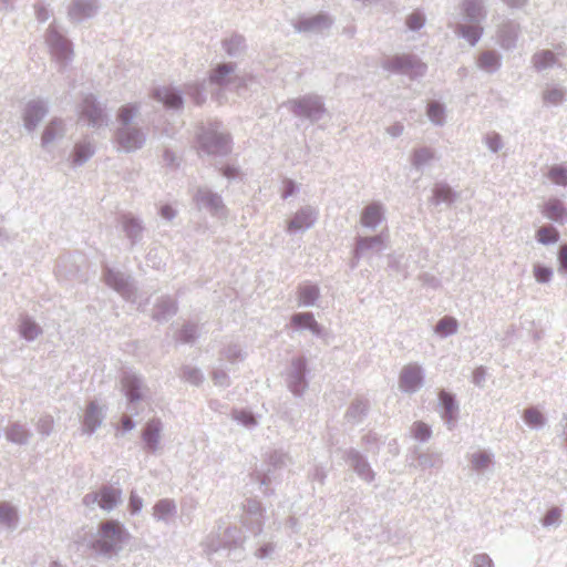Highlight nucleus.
<instances>
[{"label": "nucleus", "mask_w": 567, "mask_h": 567, "mask_svg": "<svg viewBox=\"0 0 567 567\" xmlns=\"http://www.w3.org/2000/svg\"><path fill=\"white\" fill-rule=\"evenodd\" d=\"M289 111L297 117L305 118L311 123L320 121L327 113L322 96L308 93L288 102Z\"/></svg>", "instance_id": "nucleus-7"}, {"label": "nucleus", "mask_w": 567, "mask_h": 567, "mask_svg": "<svg viewBox=\"0 0 567 567\" xmlns=\"http://www.w3.org/2000/svg\"><path fill=\"white\" fill-rule=\"evenodd\" d=\"M122 392L127 403L135 404L144 400V390L146 385L142 375L131 369H125L121 373Z\"/></svg>", "instance_id": "nucleus-13"}, {"label": "nucleus", "mask_w": 567, "mask_h": 567, "mask_svg": "<svg viewBox=\"0 0 567 567\" xmlns=\"http://www.w3.org/2000/svg\"><path fill=\"white\" fill-rule=\"evenodd\" d=\"M123 492L118 486L112 484H102L99 489L84 495L82 503L85 506H97L106 512L113 511L123 502Z\"/></svg>", "instance_id": "nucleus-9"}, {"label": "nucleus", "mask_w": 567, "mask_h": 567, "mask_svg": "<svg viewBox=\"0 0 567 567\" xmlns=\"http://www.w3.org/2000/svg\"><path fill=\"white\" fill-rule=\"evenodd\" d=\"M383 70L393 74H404L411 80L423 78L427 72V65L416 54L396 53L381 61Z\"/></svg>", "instance_id": "nucleus-4"}, {"label": "nucleus", "mask_w": 567, "mask_h": 567, "mask_svg": "<svg viewBox=\"0 0 567 567\" xmlns=\"http://www.w3.org/2000/svg\"><path fill=\"white\" fill-rule=\"evenodd\" d=\"M567 92L561 86H550L543 92V101L548 105H560L566 101Z\"/></svg>", "instance_id": "nucleus-58"}, {"label": "nucleus", "mask_w": 567, "mask_h": 567, "mask_svg": "<svg viewBox=\"0 0 567 567\" xmlns=\"http://www.w3.org/2000/svg\"><path fill=\"white\" fill-rule=\"evenodd\" d=\"M87 264V258L83 252L63 254L56 259L54 272L59 279L85 281Z\"/></svg>", "instance_id": "nucleus-8"}, {"label": "nucleus", "mask_w": 567, "mask_h": 567, "mask_svg": "<svg viewBox=\"0 0 567 567\" xmlns=\"http://www.w3.org/2000/svg\"><path fill=\"white\" fill-rule=\"evenodd\" d=\"M434 158V151L427 146L414 148L411 156V164L414 168L421 169Z\"/></svg>", "instance_id": "nucleus-54"}, {"label": "nucleus", "mask_w": 567, "mask_h": 567, "mask_svg": "<svg viewBox=\"0 0 567 567\" xmlns=\"http://www.w3.org/2000/svg\"><path fill=\"white\" fill-rule=\"evenodd\" d=\"M535 238L542 245H554L559 241L560 233L555 226L545 225L536 230Z\"/></svg>", "instance_id": "nucleus-49"}, {"label": "nucleus", "mask_w": 567, "mask_h": 567, "mask_svg": "<svg viewBox=\"0 0 567 567\" xmlns=\"http://www.w3.org/2000/svg\"><path fill=\"white\" fill-rule=\"evenodd\" d=\"M65 132L66 127L64 120L61 117H52L42 132L41 146L47 148L48 145L55 140L62 138L65 135Z\"/></svg>", "instance_id": "nucleus-33"}, {"label": "nucleus", "mask_w": 567, "mask_h": 567, "mask_svg": "<svg viewBox=\"0 0 567 567\" xmlns=\"http://www.w3.org/2000/svg\"><path fill=\"white\" fill-rule=\"evenodd\" d=\"M445 105L436 100H432L426 105V115L429 120L436 126L445 124Z\"/></svg>", "instance_id": "nucleus-48"}, {"label": "nucleus", "mask_w": 567, "mask_h": 567, "mask_svg": "<svg viewBox=\"0 0 567 567\" xmlns=\"http://www.w3.org/2000/svg\"><path fill=\"white\" fill-rule=\"evenodd\" d=\"M342 458L363 482L372 483L375 480V472L369 463L367 455L359 450L354 447L342 450Z\"/></svg>", "instance_id": "nucleus-12"}, {"label": "nucleus", "mask_w": 567, "mask_h": 567, "mask_svg": "<svg viewBox=\"0 0 567 567\" xmlns=\"http://www.w3.org/2000/svg\"><path fill=\"white\" fill-rule=\"evenodd\" d=\"M118 145L127 153L142 148L146 142V134L141 127H118L115 132Z\"/></svg>", "instance_id": "nucleus-21"}, {"label": "nucleus", "mask_w": 567, "mask_h": 567, "mask_svg": "<svg viewBox=\"0 0 567 567\" xmlns=\"http://www.w3.org/2000/svg\"><path fill=\"white\" fill-rule=\"evenodd\" d=\"M177 312V300L168 295H164L155 301L151 318L158 323H165L175 317Z\"/></svg>", "instance_id": "nucleus-26"}, {"label": "nucleus", "mask_w": 567, "mask_h": 567, "mask_svg": "<svg viewBox=\"0 0 567 567\" xmlns=\"http://www.w3.org/2000/svg\"><path fill=\"white\" fill-rule=\"evenodd\" d=\"M439 413L449 430H453L458 421L460 404L456 395L445 389L439 391Z\"/></svg>", "instance_id": "nucleus-17"}, {"label": "nucleus", "mask_w": 567, "mask_h": 567, "mask_svg": "<svg viewBox=\"0 0 567 567\" xmlns=\"http://www.w3.org/2000/svg\"><path fill=\"white\" fill-rule=\"evenodd\" d=\"M318 219V210L312 206H303L298 209L287 224L289 234H297L311 228Z\"/></svg>", "instance_id": "nucleus-24"}, {"label": "nucleus", "mask_w": 567, "mask_h": 567, "mask_svg": "<svg viewBox=\"0 0 567 567\" xmlns=\"http://www.w3.org/2000/svg\"><path fill=\"white\" fill-rule=\"evenodd\" d=\"M31 436V431L20 422H12L6 430L7 440L18 445H27Z\"/></svg>", "instance_id": "nucleus-41"}, {"label": "nucleus", "mask_w": 567, "mask_h": 567, "mask_svg": "<svg viewBox=\"0 0 567 567\" xmlns=\"http://www.w3.org/2000/svg\"><path fill=\"white\" fill-rule=\"evenodd\" d=\"M245 537L243 532L237 526H228L224 530L220 540L219 547L233 549L243 546Z\"/></svg>", "instance_id": "nucleus-45"}, {"label": "nucleus", "mask_w": 567, "mask_h": 567, "mask_svg": "<svg viewBox=\"0 0 567 567\" xmlns=\"http://www.w3.org/2000/svg\"><path fill=\"white\" fill-rule=\"evenodd\" d=\"M333 24L332 18L326 13L320 12L315 16H301L299 17L296 22L293 23V28L296 31L300 33L306 32H312V33H319L324 30H328Z\"/></svg>", "instance_id": "nucleus-22"}, {"label": "nucleus", "mask_w": 567, "mask_h": 567, "mask_svg": "<svg viewBox=\"0 0 567 567\" xmlns=\"http://www.w3.org/2000/svg\"><path fill=\"white\" fill-rule=\"evenodd\" d=\"M101 268L103 282L116 291L124 300L134 302L137 292L134 278L126 272L111 267L106 262H103Z\"/></svg>", "instance_id": "nucleus-6"}, {"label": "nucleus", "mask_w": 567, "mask_h": 567, "mask_svg": "<svg viewBox=\"0 0 567 567\" xmlns=\"http://www.w3.org/2000/svg\"><path fill=\"white\" fill-rule=\"evenodd\" d=\"M477 65L483 71L493 74L502 66V55L496 50L483 51L477 58Z\"/></svg>", "instance_id": "nucleus-43"}, {"label": "nucleus", "mask_w": 567, "mask_h": 567, "mask_svg": "<svg viewBox=\"0 0 567 567\" xmlns=\"http://www.w3.org/2000/svg\"><path fill=\"white\" fill-rule=\"evenodd\" d=\"M183 92L187 94L193 101V103L197 106H200L206 102L205 81L185 83Z\"/></svg>", "instance_id": "nucleus-47"}, {"label": "nucleus", "mask_w": 567, "mask_h": 567, "mask_svg": "<svg viewBox=\"0 0 567 567\" xmlns=\"http://www.w3.org/2000/svg\"><path fill=\"white\" fill-rule=\"evenodd\" d=\"M354 247L364 255L367 251L380 252L384 248V236L378 234L374 236H357Z\"/></svg>", "instance_id": "nucleus-42"}, {"label": "nucleus", "mask_w": 567, "mask_h": 567, "mask_svg": "<svg viewBox=\"0 0 567 567\" xmlns=\"http://www.w3.org/2000/svg\"><path fill=\"white\" fill-rule=\"evenodd\" d=\"M457 329L458 321L454 317L444 316L436 322L434 327V332L441 338H447L450 336L455 334L457 332Z\"/></svg>", "instance_id": "nucleus-51"}, {"label": "nucleus", "mask_w": 567, "mask_h": 567, "mask_svg": "<svg viewBox=\"0 0 567 567\" xmlns=\"http://www.w3.org/2000/svg\"><path fill=\"white\" fill-rule=\"evenodd\" d=\"M547 178L555 185L567 187V165L554 164L548 168Z\"/></svg>", "instance_id": "nucleus-61"}, {"label": "nucleus", "mask_w": 567, "mask_h": 567, "mask_svg": "<svg viewBox=\"0 0 567 567\" xmlns=\"http://www.w3.org/2000/svg\"><path fill=\"white\" fill-rule=\"evenodd\" d=\"M198 337V326L192 321L185 322L176 333V340L181 343H194Z\"/></svg>", "instance_id": "nucleus-55"}, {"label": "nucleus", "mask_w": 567, "mask_h": 567, "mask_svg": "<svg viewBox=\"0 0 567 567\" xmlns=\"http://www.w3.org/2000/svg\"><path fill=\"white\" fill-rule=\"evenodd\" d=\"M49 114V104L42 99L30 100L25 103L22 111L23 126L32 133L37 130L39 124Z\"/></svg>", "instance_id": "nucleus-18"}, {"label": "nucleus", "mask_w": 567, "mask_h": 567, "mask_svg": "<svg viewBox=\"0 0 567 567\" xmlns=\"http://www.w3.org/2000/svg\"><path fill=\"white\" fill-rule=\"evenodd\" d=\"M151 96L168 111H181L184 107V92L173 85L156 86Z\"/></svg>", "instance_id": "nucleus-20"}, {"label": "nucleus", "mask_w": 567, "mask_h": 567, "mask_svg": "<svg viewBox=\"0 0 567 567\" xmlns=\"http://www.w3.org/2000/svg\"><path fill=\"white\" fill-rule=\"evenodd\" d=\"M533 65L536 71H544L557 63V56L550 50H542L536 52L533 58Z\"/></svg>", "instance_id": "nucleus-52"}, {"label": "nucleus", "mask_w": 567, "mask_h": 567, "mask_svg": "<svg viewBox=\"0 0 567 567\" xmlns=\"http://www.w3.org/2000/svg\"><path fill=\"white\" fill-rule=\"evenodd\" d=\"M524 422L534 430H539L545 426L547 419L546 416L536 408L529 406L523 412Z\"/></svg>", "instance_id": "nucleus-53"}, {"label": "nucleus", "mask_w": 567, "mask_h": 567, "mask_svg": "<svg viewBox=\"0 0 567 567\" xmlns=\"http://www.w3.org/2000/svg\"><path fill=\"white\" fill-rule=\"evenodd\" d=\"M95 153V147L91 142L81 141L75 143L72 154L71 164L74 167L85 164Z\"/></svg>", "instance_id": "nucleus-44"}, {"label": "nucleus", "mask_w": 567, "mask_h": 567, "mask_svg": "<svg viewBox=\"0 0 567 567\" xmlns=\"http://www.w3.org/2000/svg\"><path fill=\"white\" fill-rule=\"evenodd\" d=\"M193 199L199 209L207 210L214 217L221 218L227 216L228 209L221 196L208 187L199 186Z\"/></svg>", "instance_id": "nucleus-11"}, {"label": "nucleus", "mask_w": 567, "mask_h": 567, "mask_svg": "<svg viewBox=\"0 0 567 567\" xmlns=\"http://www.w3.org/2000/svg\"><path fill=\"white\" fill-rule=\"evenodd\" d=\"M457 192H455L447 183L440 182L433 186L430 202L434 206H439L441 204L450 206L457 199Z\"/></svg>", "instance_id": "nucleus-34"}, {"label": "nucleus", "mask_w": 567, "mask_h": 567, "mask_svg": "<svg viewBox=\"0 0 567 567\" xmlns=\"http://www.w3.org/2000/svg\"><path fill=\"white\" fill-rule=\"evenodd\" d=\"M461 9L466 22L482 23L486 19L483 0H463Z\"/></svg>", "instance_id": "nucleus-36"}, {"label": "nucleus", "mask_w": 567, "mask_h": 567, "mask_svg": "<svg viewBox=\"0 0 567 567\" xmlns=\"http://www.w3.org/2000/svg\"><path fill=\"white\" fill-rule=\"evenodd\" d=\"M310 373L306 355H296L290 360L285 372V383L293 396H303L309 388Z\"/></svg>", "instance_id": "nucleus-5"}, {"label": "nucleus", "mask_w": 567, "mask_h": 567, "mask_svg": "<svg viewBox=\"0 0 567 567\" xmlns=\"http://www.w3.org/2000/svg\"><path fill=\"white\" fill-rule=\"evenodd\" d=\"M117 223L128 240L130 249H133L143 241L145 226L140 217L132 213H122L117 217Z\"/></svg>", "instance_id": "nucleus-16"}, {"label": "nucleus", "mask_w": 567, "mask_h": 567, "mask_svg": "<svg viewBox=\"0 0 567 567\" xmlns=\"http://www.w3.org/2000/svg\"><path fill=\"white\" fill-rule=\"evenodd\" d=\"M221 48L229 58H240L247 50L246 39L240 33H233L221 41Z\"/></svg>", "instance_id": "nucleus-39"}, {"label": "nucleus", "mask_w": 567, "mask_h": 567, "mask_svg": "<svg viewBox=\"0 0 567 567\" xmlns=\"http://www.w3.org/2000/svg\"><path fill=\"white\" fill-rule=\"evenodd\" d=\"M288 327L293 331L308 330L316 338L326 340L329 336L328 330L319 323L311 311L295 312L291 315Z\"/></svg>", "instance_id": "nucleus-14"}, {"label": "nucleus", "mask_w": 567, "mask_h": 567, "mask_svg": "<svg viewBox=\"0 0 567 567\" xmlns=\"http://www.w3.org/2000/svg\"><path fill=\"white\" fill-rule=\"evenodd\" d=\"M45 43L48 44L53 58L61 64L66 65L73 58V43L55 24L51 23L45 32Z\"/></svg>", "instance_id": "nucleus-10"}, {"label": "nucleus", "mask_w": 567, "mask_h": 567, "mask_svg": "<svg viewBox=\"0 0 567 567\" xmlns=\"http://www.w3.org/2000/svg\"><path fill=\"white\" fill-rule=\"evenodd\" d=\"M163 423L159 417L150 419L142 430L143 449L150 453L155 454L159 447L161 433Z\"/></svg>", "instance_id": "nucleus-25"}, {"label": "nucleus", "mask_w": 567, "mask_h": 567, "mask_svg": "<svg viewBox=\"0 0 567 567\" xmlns=\"http://www.w3.org/2000/svg\"><path fill=\"white\" fill-rule=\"evenodd\" d=\"M19 523L18 511L7 502L0 503V524L10 529H16Z\"/></svg>", "instance_id": "nucleus-50"}, {"label": "nucleus", "mask_w": 567, "mask_h": 567, "mask_svg": "<svg viewBox=\"0 0 567 567\" xmlns=\"http://www.w3.org/2000/svg\"><path fill=\"white\" fill-rule=\"evenodd\" d=\"M18 333L24 341L32 342L43 333V329L30 315L21 313L18 319Z\"/></svg>", "instance_id": "nucleus-31"}, {"label": "nucleus", "mask_w": 567, "mask_h": 567, "mask_svg": "<svg viewBox=\"0 0 567 567\" xmlns=\"http://www.w3.org/2000/svg\"><path fill=\"white\" fill-rule=\"evenodd\" d=\"M563 511L558 506H551L546 511L544 516L540 518L543 527L559 526L561 523Z\"/></svg>", "instance_id": "nucleus-64"}, {"label": "nucleus", "mask_w": 567, "mask_h": 567, "mask_svg": "<svg viewBox=\"0 0 567 567\" xmlns=\"http://www.w3.org/2000/svg\"><path fill=\"white\" fill-rule=\"evenodd\" d=\"M298 306L312 307L320 298V288L317 284L305 282L297 288Z\"/></svg>", "instance_id": "nucleus-38"}, {"label": "nucleus", "mask_w": 567, "mask_h": 567, "mask_svg": "<svg viewBox=\"0 0 567 567\" xmlns=\"http://www.w3.org/2000/svg\"><path fill=\"white\" fill-rule=\"evenodd\" d=\"M97 10V0H72L68 6L66 16L71 23L79 24L93 18Z\"/></svg>", "instance_id": "nucleus-23"}, {"label": "nucleus", "mask_w": 567, "mask_h": 567, "mask_svg": "<svg viewBox=\"0 0 567 567\" xmlns=\"http://www.w3.org/2000/svg\"><path fill=\"white\" fill-rule=\"evenodd\" d=\"M384 219V208L381 203L367 205L361 213L360 223L363 227L374 230Z\"/></svg>", "instance_id": "nucleus-32"}, {"label": "nucleus", "mask_w": 567, "mask_h": 567, "mask_svg": "<svg viewBox=\"0 0 567 567\" xmlns=\"http://www.w3.org/2000/svg\"><path fill=\"white\" fill-rule=\"evenodd\" d=\"M138 112V105L134 103H127L118 109L117 121L121 124L120 127L132 126L131 123Z\"/></svg>", "instance_id": "nucleus-62"}, {"label": "nucleus", "mask_w": 567, "mask_h": 567, "mask_svg": "<svg viewBox=\"0 0 567 567\" xmlns=\"http://www.w3.org/2000/svg\"><path fill=\"white\" fill-rule=\"evenodd\" d=\"M235 70L236 63L233 62H223L217 64L209 71V83L219 87L228 85L230 82V75Z\"/></svg>", "instance_id": "nucleus-35"}, {"label": "nucleus", "mask_w": 567, "mask_h": 567, "mask_svg": "<svg viewBox=\"0 0 567 567\" xmlns=\"http://www.w3.org/2000/svg\"><path fill=\"white\" fill-rule=\"evenodd\" d=\"M542 214L547 219L564 225L567 223V207L558 197H550L542 206Z\"/></svg>", "instance_id": "nucleus-29"}, {"label": "nucleus", "mask_w": 567, "mask_h": 567, "mask_svg": "<svg viewBox=\"0 0 567 567\" xmlns=\"http://www.w3.org/2000/svg\"><path fill=\"white\" fill-rule=\"evenodd\" d=\"M81 114L92 127L99 128L107 123L105 107L93 94H87L83 97Z\"/></svg>", "instance_id": "nucleus-19"}, {"label": "nucleus", "mask_w": 567, "mask_h": 567, "mask_svg": "<svg viewBox=\"0 0 567 567\" xmlns=\"http://www.w3.org/2000/svg\"><path fill=\"white\" fill-rule=\"evenodd\" d=\"M104 419L105 411L103 408L95 400L90 401L82 421L83 432L92 435L100 427Z\"/></svg>", "instance_id": "nucleus-28"}, {"label": "nucleus", "mask_w": 567, "mask_h": 567, "mask_svg": "<svg viewBox=\"0 0 567 567\" xmlns=\"http://www.w3.org/2000/svg\"><path fill=\"white\" fill-rule=\"evenodd\" d=\"M291 462L289 454L282 450H271L265 454L262 463L256 467L250 476L258 482L265 496H271L275 491L271 483L281 480L282 471Z\"/></svg>", "instance_id": "nucleus-3"}, {"label": "nucleus", "mask_w": 567, "mask_h": 567, "mask_svg": "<svg viewBox=\"0 0 567 567\" xmlns=\"http://www.w3.org/2000/svg\"><path fill=\"white\" fill-rule=\"evenodd\" d=\"M424 369L417 363H409L400 372L399 388L404 393L413 394L424 385Z\"/></svg>", "instance_id": "nucleus-15"}, {"label": "nucleus", "mask_w": 567, "mask_h": 567, "mask_svg": "<svg viewBox=\"0 0 567 567\" xmlns=\"http://www.w3.org/2000/svg\"><path fill=\"white\" fill-rule=\"evenodd\" d=\"M369 411V400L363 396H358L351 401L343 417L346 422L352 425H357L360 424L367 417Z\"/></svg>", "instance_id": "nucleus-30"}, {"label": "nucleus", "mask_w": 567, "mask_h": 567, "mask_svg": "<svg viewBox=\"0 0 567 567\" xmlns=\"http://www.w3.org/2000/svg\"><path fill=\"white\" fill-rule=\"evenodd\" d=\"M520 34V25L514 20L503 22L497 31L498 44L504 50H513L516 48L518 37Z\"/></svg>", "instance_id": "nucleus-27"}, {"label": "nucleus", "mask_w": 567, "mask_h": 567, "mask_svg": "<svg viewBox=\"0 0 567 567\" xmlns=\"http://www.w3.org/2000/svg\"><path fill=\"white\" fill-rule=\"evenodd\" d=\"M410 454L417 462L415 466L420 467L422 471L436 468L442 465V457L440 453L422 452L419 447L414 446L410 449Z\"/></svg>", "instance_id": "nucleus-37"}, {"label": "nucleus", "mask_w": 567, "mask_h": 567, "mask_svg": "<svg viewBox=\"0 0 567 567\" xmlns=\"http://www.w3.org/2000/svg\"><path fill=\"white\" fill-rule=\"evenodd\" d=\"M231 417L247 429L258 425L257 415L247 409H233Z\"/></svg>", "instance_id": "nucleus-59"}, {"label": "nucleus", "mask_w": 567, "mask_h": 567, "mask_svg": "<svg viewBox=\"0 0 567 567\" xmlns=\"http://www.w3.org/2000/svg\"><path fill=\"white\" fill-rule=\"evenodd\" d=\"M411 436L420 443H425L432 437V427L423 421H415L410 427Z\"/></svg>", "instance_id": "nucleus-60"}, {"label": "nucleus", "mask_w": 567, "mask_h": 567, "mask_svg": "<svg viewBox=\"0 0 567 567\" xmlns=\"http://www.w3.org/2000/svg\"><path fill=\"white\" fill-rule=\"evenodd\" d=\"M471 466L475 472H483L494 464L493 455L485 451H478L471 455Z\"/></svg>", "instance_id": "nucleus-57"}, {"label": "nucleus", "mask_w": 567, "mask_h": 567, "mask_svg": "<svg viewBox=\"0 0 567 567\" xmlns=\"http://www.w3.org/2000/svg\"><path fill=\"white\" fill-rule=\"evenodd\" d=\"M176 504L171 498H161L153 506V516L157 520L166 522L169 517L176 515Z\"/></svg>", "instance_id": "nucleus-46"}, {"label": "nucleus", "mask_w": 567, "mask_h": 567, "mask_svg": "<svg viewBox=\"0 0 567 567\" xmlns=\"http://www.w3.org/2000/svg\"><path fill=\"white\" fill-rule=\"evenodd\" d=\"M195 142L199 155L205 154L215 158L227 157L234 148L231 133L216 118L197 126Z\"/></svg>", "instance_id": "nucleus-1"}, {"label": "nucleus", "mask_w": 567, "mask_h": 567, "mask_svg": "<svg viewBox=\"0 0 567 567\" xmlns=\"http://www.w3.org/2000/svg\"><path fill=\"white\" fill-rule=\"evenodd\" d=\"M484 32L482 23L467 22V24L458 23L455 28V33L465 39L470 45L474 47L481 40Z\"/></svg>", "instance_id": "nucleus-40"}, {"label": "nucleus", "mask_w": 567, "mask_h": 567, "mask_svg": "<svg viewBox=\"0 0 567 567\" xmlns=\"http://www.w3.org/2000/svg\"><path fill=\"white\" fill-rule=\"evenodd\" d=\"M181 378L196 386L200 385L204 381V374L200 369L188 364L182 367Z\"/></svg>", "instance_id": "nucleus-63"}, {"label": "nucleus", "mask_w": 567, "mask_h": 567, "mask_svg": "<svg viewBox=\"0 0 567 567\" xmlns=\"http://www.w3.org/2000/svg\"><path fill=\"white\" fill-rule=\"evenodd\" d=\"M220 358L228 361L231 364L241 362L246 358V353L243 351L241 347L237 343H229L225 346L220 352Z\"/></svg>", "instance_id": "nucleus-56"}, {"label": "nucleus", "mask_w": 567, "mask_h": 567, "mask_svg": "<svg viewBox=\"0 0 567 567\" xmlns=\"http://www.w3.org/2000/svg\"><path fill=\"white\" fill-rule=\"evenodd\" d=\"M130 538L131 535L123 523L106 519L99 524L96 537L91 540L90 548L100 556L112 558L123 549Z\"/></svg>", "instance_id": "nucleus-2"}]
</instances>
